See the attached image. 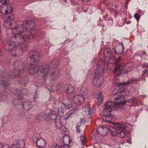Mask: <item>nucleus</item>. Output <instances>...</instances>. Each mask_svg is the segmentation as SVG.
<instances>
[{"instance_id": "f257e3e1", "label": "nucleus", "mask_w": 148, "mask_h": 148, "mask_svg": "<svg viewBox=\"0 0 148 148\" xmlns=\"http://www.w3.org/2000/svg\"><path fill=\"white\" fill-rule=\"evenodd\" d=\"M12 9L10 4L0 5V12L3 15H4L3 17L4 25L6 28L10 29L12 33L11 38L6 40V49L11 50L12 54L16 56L21 55V53L26 50L28 47L27 43L23 44L21 46H18V45H21V43L27 39H32L37 36L35 34L36 32L32 30L33 28L35 25L33 21L27 20L23 22L22 27L20 25H16L15 27L12 26L10 22L14 19V16L7 15Z\"/></svg>"}, {"instance_id": "f03ea898", "label": "nucleus", "mask_w": 148, "mask_h": 148, "mask_svg": "<svg viewBox=\"0 0 148 148\" xmlns=\"http://www.w3.org/2000/svg\"><path fill=\"white\" fill-rule=\"evenodd\" d=\"M114 99L118 100V102L114 101H108L105 104V108L103 110V116L102 119L106 123H110V121L112 119V117L111 114L112 110L114 108L116 110L120 108L121 104H124L125 102L123 101L125 99L123 95H119L117 97H115Z\"/></svg>"}, {"instance_id": "7ed1b4c3", "label": "nucleus", "mask_w": 148, "mask_h": 148, "mask_svg": "<svg viewBox=\"0 0 148 148\" xmlns=\"http://www.w3.org/2000/svg\"><path fill=\"white\" fill-rule=\"evenodd\" d=\"M104 66L105 62L103 60H100L98 61L97 69L95 71L93 80V85L97 87L100 86L103 82L102 77L104 71Z\"/></svg>"}, {"instance_id": "20e7f679", "label": "nucleus", "mask_w": 148, "mask_h": 148, "mask_svg": "<svg viewBox=\"0 0 148 148\" xmlns=\"http://www.w3.org/2000/svg\"><path fill=\"white\" fill-rule=\"evenodd\" d=\"M110 60H112L113 62H115V67L113 70V73L114 74L115 79L116 76H118L121 73H124L129 72L130 71V69H126V68H128L129 66L128 64L125 66V68H123L120 64L119 61L121 60V58H119L116 61V60L115 57L113 56H111L109 58Z\"/></svg>"}, {"instance_id": "39448f33", "label": "nucleus", "mask_w": 148, "mask_h": 148, "mask_svg": "<svg viewBox=\"0 0 148 148\" xmlns=\"http://www.w3.org/2000/svg\"><path fill=\"white\" fill-rule=\"evenodd\" d=\"M13 65L14 70L10 72V76H8L9 79H10V77H12L14 78L15 77V75L18 73L17 72L22 71L25 67L24 62L20 60L15 61L14 62Z\"/></svg>"}, {"instance_id": "423d86ee", "label": "nucleus", "mask_w": 148, "mask_h": 148, "mask_svg": "<svg viewBox=\"0 0 148 148\" xmlns=\"http://www.w3.org/2000/svg\"><path fill=\"white\" fill-rule=\"evenodd\" d=\"M67 99L70 102H73L76 105H80L84 102L85 98L84 95L78 94L77 95H69Z\"/></svg>"}, {"instance_id": "0eeeda50", "label": "nucleus", "mask_w": 148, "mask_h": 148, "mask_svg": "<svg viewBox=\"0 0 148 148\" xmlns=\"http://www.w3.org/2000/svg\"><path fill=\"white\" fill-rule=\"evenodd\" d=\"M114 126L119 135V137L123 138L125 136V132L127 127L126 125L123 123H115Z\"/></svg>"}, {"instance_id": "6e6552de", "label": "nucleus", "mask_w": 148, "mask_h": 148, "mask_svg": "<svg viewBox=\"0 0 148 148\" xmlns=\"http://www.w3.org/2000/svg\"><path fill=\"white\" fill-rule=\"evenodd\" d=\"M50 69L49 66L48 65L41 66L38 67V73L40 77H43L47 75Z\"/></svg>"}, {"instance_id": "1a4fd4ad", "label": "nucleus", "mask_w": 148, "mask_h": 148, "mask_svg": "<svg viewBox=\"0 0 148 148\" xmlns=\"http://www.w3.org/2000/svg\"><path fill=\"white\" fill-rule=\"evenodd\" d=\"M129 83V82H124L123 83H120L117 85L118 86L116 88L114 89L113 91V93L114 95L117 94L121 92L122 91L125 90V86L128 85Z\"/></svg>"}, {"instance_id": "9d476101", "label": "nucleus", "mask_w": 148, "mask_h": 148, "mask_svg": "<svg viewBox=\"0 0 148 148\" xmlns=\"http://www.w3.org/2000/svg\"><path fill=\"white\" fill-rule=\"evenodd\" d=\"M29 56L30 61L35 63L38 61L40 59V56L38 52L36 51H31L29 53Z\"/></svg>"}, {"instance_id": "9b49d317", "label": "nucleus", "mask_w": 148, "mask_h": 148, "mask_svg": "<svg viewBox=\"0 0 148 148\" xmlns=\"http://www.w3.org/2000/svg\"><path fill=\"white\" fill-rule=\"evenodd\" d=\"M27 68L29 69V72L30 74L34 75L37 72L38 73V67L37 66L36 64H33L31 62V64L27 65Z\"/></svg>"}, {"instance_id": "f8f14e48", "label": "nucleus", "mask_w": 148, "mask_h": 148, "mask_svg": "<svg viewBox=\"0 0 148 148\" xmlns=\"http://www.w3.org/2000/svg\"><path fill=\"white\" fill-rule=\"evenodd\" d=\"M60 76V73L58 69L53 70L51 73L50 78L51 80L56 81Z\"/></svg>"}, {"instance_id": "ddd939ff", "label": "nucleus", "mask_w": 148, "mask_h": 148, "mask_svg": "<svg viewBox=\"0 0 148 148\" xmlns=\"http://www.w3.org/2000/svg\"><path fill=\"white\" fill-rule=\"evenodd\" d=\"M57 112L54 110H51L47 114H44V117H46L45 119H48L53 120H55L56 118Z\"/></svg>"}, {"instance_id": "4468645a", "label": "nucleus", "mask_w": 148, "mask_h": 148, "mask_svg": "<svg viewBox=\"0 0 148 148\" xmlns=\"http://www.w3.org/2000/svg\"><path fill=\"white\" fill-rule=\"evenodd\" d=\"M64 89L66 91L68 94L69 95H70V94H73L75 91V87L70 84H66L65 85L64 88ZM73 95L72 94L71 95Z\"/></svg>"}, {"instance_id": "2eb2a0df", "label": "nucleus", "mask_w": 148, "mask_h": 148, "mask_svg": "<svg viewBox=\"0 0 148 148\" xmlns=\"http://www.w3.org/2000/svg\"><path fill=\"white\" fill-rule=\"evenodd\" d=\"M97 132L100 135H106L109 132L108 128L103 126L99 127L97 128Z\"/></svg>"}, {"instance_id": "dca6fc26", "label": "nucleus", "mask_w": 148, "mask_h": 148, "mask_svg": "<svg viewBox=\"0 0 148 148\" xmlns=\"http://www.w3.org/2000/svg\"><path fill=\"white\" fill-rule=\"evenodd\" d=\"M124 50V47L122 43H119L116 45L114 49L115 52L119 55L122 53Z\"/></svg>"}, {"instance_id": "f3484780", "label": "nucleus", "mask_w": 148, "mask_h": 148, "mask_svg": "<svg viewBox=\"0 0 148 148\" xmlns=\"http://www.w3.org/2000/svg\"><path fill=\"white\" fill-rule=\"evenodd\" d=\"M24 145V142L22 140L15 141L13 144L14 148H23Z\"/></svg>"}, {"instance_id": "a211bd4d", "label": "nucleus", "mask_w": 148, "mask_h": 148, "mask_svg": "<svg viewBox=\"0 0 148 148\" xmlns=\"http://www.w3.org/2000/svg\"><path fill=\"white\" fill-rule=\"evenodd\" d=\"M36 144L38 148H43L46 145L45 140L42 138H38L36 141Z\"/></svg>"}, {"instance_id": "6ab92c4d", "label": "nucleus", "mask_w": 148, "mask_h": 148, "mask_svg": "<svg viewBox=\"0 0 148 148\" xmlns=\"http://www.w3.org/2000/svg\"><path fill=\"white\" fill-rule=\"evenodd\" d=\"M83 110L85 112V114L87 115L92 114L95 112L94 109L87 106L83 107Z\"/></svg>"}, {"instance_id": "aec40b11", "label": "nucleus", "mask_w": 148, "mask_h": 148, "mask_svg": "<svg viewBox=\"0 0 148 148\" xmlns=\"http://www.w3.org/2000/svg\"><path fill=\"white\" fill-rule=\"evenodd\" d=\"M23 107L24 109L27 111L32 108V105L31 102L25 101H23Z\"/></svg>"}, {"instance_id": "412c9836", "label": "nucleus", "mask_w": 148, "mask_h": 148, "mask_svg": "<svg viewBox=\"0 0 148 148\" xmlns=\"http://www.w3.org/2000/svg\"><path fill=\"white\" fill-rule=\"evenodd\" d=\"M141 99L138 98H134L133 99H130L127 101V102L131 104L132 106H135L138 105V103H139V101Z\"/></svg>"}, {"instance_id": "4be33fe9", "label": "nucleus", "mask_w": 148, "mask_h": 148, "mask_svg": "<svg viewBox=\"0 0 148 148\" xmlns=\"http://www.w3.org/2000/svg\"><path fill=\"white\" fill-rule=\"evenodd\" d=\"M108 131L109 132H110L111 134L113 136H115L118 134H119L118 132H117V131L115 127L114 128L112 127H110L108 128Z\"/></svg>"}, {"instance_id": "5701e85b", "label": "nucleus", "mask_w": 148, "mask_h": 148, "mask_svg": "<svg viewBox=\"0 0 148 148\" xmlns=\"http://www.w3.org/2000/svg\"><path fill=\"white\" fill-rule=\"evenodd\" d=\"M64 144L69 145L71 142V140L70 139L68 136H65L62 138Z\"/></svg>"}, {"instance_id": "b1692460", "label": "nucleus", "mask_w": 148, "mask_h": 148, "mask_svg": "<svg viewBox=\"0 0 148 148\" xmlns=\"http://www.w3.org/2000/svg\"><path fill=\"white\" fill-rule=\"evenodd\" d=\"M58 60L57 59H55L53 60L52 62L50 63L49 66L50 68H56L58 65Z\"/></svg>"}, {"instance_id": "393cba45", "label": "nucleus", "mask_w": 148, "mask_h": 148, "mask_svg": "<svg viewBox=\"0 0 148 148\" xmlns=\"http://www.w3.org/2000/svg\"><path fill=\"white\" fill-rule=\"evenodd\" d=\"M54 122V125L58 128H60L62 125L61 122L59 119H56Z\"/></svg>"}, {"instance_id": "a878e982", "label": "nucleus", "mask_w": 148, "mask_h": 148, "mask_svg": "<svg viewBox=\"0 0 148 148\" xmlns=\"http://www.w3.org/2000/svg\"><path fill=\"white\" fill-rule=\"evenodd\" d=\"M74 112V110H72L66 113L64 116V120H67Z\"/></svg>"}, {"instance_id": "bb28decb", "label": "nucleus", "mask_w": 148, "mask_h": 148, "mask_svg": "<svg viewBox=\"0 0 148 148\" xmlns=\"http://www.w3.org/2000/svg\"><path fill=\"white\" fill-rule=\"evenodd\" d=\"M111 51L110 49L106 48L103 51L104 56V57H108L111 54Z\"/></svg>"}, {"instance_id": "cd10ccee", "label": "nucleus", "mask_w": 148, "mask_h": 148, "mask_svg": "<svg viewBox=\"0 0 148 148\" xmlns=\"http://www.w3.org/2000/svg\"><path fill=\"white\" fill-rule=\"evenodd\" d=\"M79 92H80L81 94L84 95H84L87 93L88 91L86 88L83 87L80 89Z\"/></svg>"}, {"instance_id": "c85d7f7f", "label": "nucleus", "mask_w": 148, "mask_h": 148, "mask_svg": "<svg viewBox=\"0 0 148 148\" xmlns=\"http://www.w3.org/2000/svg\"><path fill=\"white\" fill-rule=\"evenodd\" d=\"M27 82V77H25L21 78L20 81L21 84H23L24 86H25Z\"/></svg>"}, {"instance_id": "c756f323", "label": "nucleus", "mask_w": 148, "mask_h": 148, "mask_svg": "<svg viewBox=\"0 0 148 148\" xmlns=\"http://www.w3.org/2000/svg\"><path fill=\"white\" fill-rule=\"evenodd\" d=\"M63 107L66 110L69 109L72 107V105L70 104L63 103Z\"/></svg>"}, {"instance_id": "7c9ffc66", "label": "nucleus", "mask_w": 148, "mask_h": 148, "mask_svg": "<svg viewBox=\"0 0 148 148\" xmlns=\"http://www.w3.org/2000/svg\"><path fill=\"white\" fill-rule=\"evenodd\" d=\"M21 103V101L17 99H14L13 100V103L15 106L19 105Z\"/></svg>"}, {"instance_id": "2f4dec72", "label": "nucleus", "mask_w": 148, "mask_h": 148, "mask_svg": "<svg viewBox=\"0 0 148 148\" xmlns=\"http://www.w3.org/2000/svg\"><path fill=\"white\" fill-rule=\"evenodd\" d=\"M4 80V79L1 82L2 85H0V87L2 86V85H3L4 86L5 88H6V87H8L9 84L8 82L5 81ZM0 84H1V83Z\"/></svg>"}, {"instance_id": "473e14b6", "label": "nucleus", "mask_w": 148, "mask_h": 148, "mask_svg": "<svg viewBox=\"0 0 148 148\" xmlns=\"http://www.w3.org/2000/svg\"><path fill=\"white\" fill-rule=\"evenodd\" d=\"M9 0H1L0 1V5H7L8 3Z\"/></svg>"}, {"instance_id": "72a5a7b5", "label": "nucleus", "mask_w": 148, "mask_h": 148, "mask_svg": "<svg viewBox=\"0 0 148 148\" xmlns=\"http://www.w3.org/2000/svg\"><path fill=\"white\" fill-rule=\"evenodd\" d=\"M16 92L17 94L19 95L21 97H23V95L21 90L18 88L16 90Z\"/></svg>"}, {"instance_id": "f704fd0d", "label": "nucleus", "mask_w": 148, "mask_h": 148, "mask_svg": "<svg viewBox=\"0 0 148 148\" xmlns=\"http://www.w3.org/2000/svg\"><path fill=\"white\" fill-rule=\"evenodd\" d=\"M97 97L98 99H101L102 100H103V95L101 94V93L99 92L98 93L97 95Z\"/></svg>"}, {"instance_id": "c9c22d12", "label": "nucleus", "mask_w": 148, "mask_h": 148, "mask_svg": "<svg viewBox=\"0 0 148 148\" xmlns=\"http://www.w3.org/2000/svg\"><path fill=\"white\" fill-rule=\"evenodd\" d=\"M80 141L82 145H84L85 143L84 142L86 141L84 136L83 135H81L80 136Z\"/></svg>"}, {"instance_id": "e433bc0d", "label": "nucleus", "mask_w": 148, "mask_h": 148, "mask_svg": "<svg viewBox=\"0 0 148 148\" xmlns=\"http://www.w3.org/2000/svg\"><path fill=\"white\" fill-rule=\"evenodd\" d=\"M134 17L136 19L137 21H138L140 18V15L138 13L135 14L134 15Z\"/></svg>"}, {"instance_id": "4c0bfd02", "label": "nucleus", "mask_w": 148, "mask_h": 148, "mask_svg": "<svg viewBox=\"0 0 148 148\" xmlns=\"http://www.w3.org/2000/svg\"><path fill=\"white\" fill-rule=\"evenodd\" d=\"M60 128V129L62 131H63L64 132H66V128L64 126L61 125Z\"/></svg>"}, {"instance_id": "58836bf2", "label": "nucleus", "mask_w": 148, "mask_h": 148, "mask_svg": "<svg viewBox=\"0 0 148 148\" xmlns=\"http://www.w3.org/2000/svg\"><path fill=\"white\" fill-rule=\"evenodd\" d=\"M34 99H36L39 96V94L38 92L37 91H36L34 93Z\"/></svg>"}, {"instance_id": "ea45409f", "label": "nucleus", "mask_w": 148, "mask_h": 148, "mask_svg": "<svg viewBox=\"0 0 148 148\" xmlns=\"http://www.w3.org/2000/svg\"><path fill=\"white\" fill-rule=\"evenodd\" d=\"M142 74L143 76L147 75H148V70L145 69L143 71Z\"/></svg>"}, {"instance_id": "a19ab883", "label": "nucleus", "mask_w": 148, "mask_h": 148, "mask_svg": "<svg viewBox=\"0 0 148 148\" xmlns=\"http://www.w3.org/2000/svg\"><path fill=\"white\" fill-rule=\"evenodd\" d=\"M0 146L1 147V148H9V146L7 144L2 145L0 144Z\"/></svg>"}, {"instance_id": "79ce46f5", "label": "nucleus", "mask_w": 148, "mask_h": 148, "mask_svg": "<svg viewBox=\"0 0 148 148\" xmlns=\"http://www.w3.org/2000/svg\"><path fill=\"white\" fill-rule=\"evenodd\" d=\"M42 118H46V117H44V115L43 116H42L40 115H38L37 116V119L39 121H40Z\"/></svg>"}, {"instance_id": "37998d69", "label": "nucleus", "mask_w": 148, "mask_h": 148, "mask_svg": "<svg viewBox=\"0 0 148 148\" xmlns=\"http://www.w3.org/2000/svg\"><path fill=\"white\" fill-rule=\"evenodd\" d=\"M61 148H69V145L64 144L61 145Z\"/></svg>"}, {"instance_id": "c03bdc74", "label": "nucleus", "mask_w": 148, "mask_h": 148, "mask_svg": "<svg viewBox=\"0 0 148 148\" xmlns=\"http://www.w3.org/2000/svg\"><path fill=\"white\" fill-rule=\"evenodd\" d=\"M137 79H136V78H133L131 80V81H128V82H129V83L128 84V85L129 84H130L131 83V82H134L136 81H137Z\"/></svg>"}, {"instance_id": "a18cd8bd", "label": "nucleus", "mask_w": 148, "mask_h": 148, "mask_svg": "<svg viewBox=\"0 0 148 148\" xmlns=\"http://www.w3.org/2000/svg\"><path fill=\"white\" fill-rule=\"evenodd\" d=\"M103 100L101 99H97V104L98 105H99L102 103V101Z\"/></svg>"}, {"instance_id": "49530a36", "label": "nucleus", "mask_w": 148, "mask_h": 148, "mask_svg": "<svg viewBox=\"0 0 148 148\" xmlns=\"http://www.w3.org/2000/svg\"><path fill=\"white\" fill-rule=\"evenodd\" d=\"M57 110L58 111V112L59 113L60 112H62V113H63V110H62V107H60Z\"/></svg>"}, {"instance_id": "de8ad7c7", "label": "nucleus", "mask_w": 148, "mask_h": 148, "mask_svg": "<svg viewBox=\"0 0 148 148\" xmlns=\"http://www.w3.org/2000/svg\"><path fill=\"white\" fill-rule=\"evenodd\" d=\"M76 131L78 133L80 132L81 131L79 129V126H76Z\"/></svg>"}, {"instance_id": "09e8293b", "label": "nucleus", "mask_w": 148, "mask_h": 148, "mask_svg": "<svg viewBox=\"0 0 148 148\" xmlns=\"http://www.w3.org/2000/svg\"><path fill=\"white\" fill-rule=\"evenodd\" d=\"M54 148H61V146H60L58 145H55Z\"/></svg>"}, {"instance_id": "8fccbe9b", "label": "nucleus", "mask_w": 148, "mask_h": 148, "mask_svg": "<svg viewBox=\"0 0 148 148\" xmlns=\"http://www.w3.org/2000/svg\"><path fill=\"white\" fill-rule=\"evenodd\" d=\"M142 66H146L147 67H148V64L146 63H144L142 65Z\"/></svg>"}, {"instance_id": "3c124183", "label": "nucleus", "mask_w": 148, "mask_h": 148, "mask_svg": "<svg viewBox=\"0 0 148 148\" xmlns=\"http://www.w3.org/2000/svg\"><path fill=\"white\" fill-rule=\"evenodd\" d=\"M126 95H128L130 93V91L129 90H127V91H126Z\"/></svg>"}, {"instance_id": "603ef678", "label": "nucleus", "mask_w": 148, "mask_h": 148, "mask_svg": "<svg viewBox=\"0 0 148 148\" xmlns=\"http://www.w3.org/2000/svg\"><path fill=\"white\" fill-rule=\"evenodd\" d=\"M131 22L130 21H129L126 22V23L127 24H129L131 23Z\"/></svg>"}, {"instance_id": "864d4df0", "label": "nucleus", "mask_w": 148, "mask_h": 148, "mask_svg": "<svg viewBox=\"0 0 148 148\" xmlns=\"http://www.w3.org/2000/svg\"><path fill=\"white\" fill-rule=\"evenodd\" d=\"M3 55V52H0V56Z\"/></svg>"}, {"instance_id": "5fc2aeb1", "label": "nucleus", "mask_w": 148, "mask_h": 148, "mask_svg": "<svg viewBox=\"0 0 148 148\" xmlns=\"http://www.w3.org/2000/svg\"><path fill=\"white\" fill-rule=\"evenodd\" d=\"M82 0L86 2V1H89L90 0Z\"/></svg>"}, {"instance_id": "6e6d98bb", "label": "nucleus", "mask_w": 148, "mask_h": 148, "mask_svg": "<svg viewBox=\"0 0 148 148\" xmlns=\"http://www.w3.org/2000/svg\"><path fill=\"white\" fill-rule=\"evenodd\" d=\"M49 91L50 92H53V90H50L49 89Z\"/></svg>"}, {"instance_id": "4d7b16f0", "label": "nucleus", "mask_w": 148, "mask_h": 148, "mask_svg": "<svg viewBox=\"0 0 148 148\" xmlns=\"http://www.w3.org/2000/svg\"><path fill=\"white\" fill-rule=\"evenodd\" d=\"M143 54H145L146 55L147 54H146V53L145 52V51H143Z\"/></svg>"}, {"instance_id": "13d9d810", "label": "nucleus", "mask_w": 148, "mask_h": 148, "mask_svg": "<svg viewBox=\"0 0 148 148\" xmlns=\"http://www.w3.org/2000/svg\"><path fill=\"white\" fill-rule=\"evenodd\" d=\"M142 97H143V98H144V97H145V96H142Z\"/></svg>"}, {"instance_id": "bf43d9fd", "label": "nucleus", "mask_w": 148, "mask_h": 148, "mask_svg": "<svg viewBox=\"0 0 148 148\" xmlns=\"http://www.w3.org/2000/svg\"><path fill=\"white\" fill-rule=\"evenodd\" d=\"M37 85L39 86V84H38V85Z\"/></svg>"}, {"instance_id": "052dcab7", "label": "nucleus", "mask_w": 148, "mask_h": 148, "mask_svg": "<svg viewBox=\"0 0 148 148\" xmlns=\"http://www.w3.org/2000/svg\"><path fill=\"white\" fill-rule=\"evenodd\" d=\"M57 88L58 89L59 88H59Z\"/></svg>"}, {"instance_id": "680f3d73", "label": "nucleus", "mask_w": 148, "mask_h": 148, "mask_svg": "<svg viewBox=\"0 0 148 148\" xmlns=\"http://www.w3.org/2000/svg\"><path fill=\"white\" fill-rule=\"evenodd\" d=\"M8 77V75H7V76H6V77Z\"/></svg>"}, {"instance_id": "e2e57ef3", "label": "nucleus", "mask_w": 148, "mask_h": 148, "mask_svg": "<svg viewBox=\"0 0 148 148\" xmlns=\"http://www.w3.org/2000/svg\"><path fill=\"white\" fill-rule=\"evenodd\" d=\"M59 86H60V87H61V85H59Z\"/></svg>"}]
</instances>
